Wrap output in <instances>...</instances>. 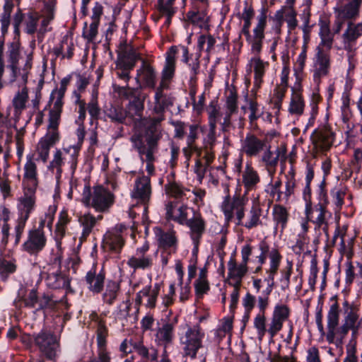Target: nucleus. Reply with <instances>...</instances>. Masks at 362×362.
<instances>
[{
    "label": "nucleus",
    "instance_id": "f257e3e1",
    "mask_svg": "<svg viewBox=\"0 0 362 362\" xmlns=\"http://www.w3.org/2000/svg\"><path fill=\"white\" fill-rule=\"evenodd\" d=\"M23 177V195L18 199L19 217L28 219L35 206V192L39 185L37 165L34 155H28Z\"/></svg>",
    "mask_w": 362,
    "mask_h": 362
},
{
    "label": "nucleus",
    "instance_id": "f03ea898",
    "mask_svg": "<svg viewBox=\"0 0 362 362\" xmlns=\"http://www.w3.org/2000/svg\"><path fill=\"white\" fill-rule=\"evenodd\" d=\"M178 50L179 47L171 46L166 53L165 63L162 71L160 82L156 90L153 112L158 115L156 117L163 116L164 119V110L173 105V100L172 97L165 94L163 90L169 88L170 81L175 75V58Z\"/></svg>",
    "mask_w": 362,
    "mask_h": 362
},
{
    "label": "nucleus",
    "instance_id": "7ed1b4c3",
    "mask_svg": "<svg viewBox=\"0 0 362 362\" xmlns=\"http://www.w3.org/2000/svg\"><path fill=\"white\" fill-rule=\"evenodd\" d=\"M163 120V116L148 117L143 119L146 144L141 135L135 134L132 136L131 141L141 160H144V155L146 154V152H150V150L158 151V142L163 136L161 122Z\"/></svg>",
    "mask_w": 362,
    "mask_h": 362
},
{
    "label": "nucleus",
    "instance_id": "20e7f679",
    "mask_svg": "<svg viewBox=\"0 0 362 362\" xmlns=\"http://www.w3.org/2000/svg\"><path fill=\"white\" fill-rule=\"evenodd\" d=\"M8 69L11 71L10 83L19 81L22 85H26L33 64V52H25L22 54L20 45L13 42L8 51Z\"/></svg>",
    "mask_w": 362,
    "mask_h": 362
},
{
    "label": "nucleus",
    "instance_id": "39448f33",
    "mask_svg": "<svg viewBox=\"0 0 362 362\" xmlns=\"http://www.w3.org/2000/svg\"><path fill=\"white\" fill-rule=\"evenodd\" d=\"M82 202L87 206L100 213L107 212L115 202V195L101 185L95 186L91 191L89 186L85 187L82 194Z\"/></svg>",
    "mask_w": 362,
    "mask_h": 362
},
{
    "label": "nucleus",
    "instance_id": "423d86ee",
    "mask_svg": "<svg viewBox=\"0 0 362 362\" xmlns=\"http://www.w3.org/2000/svg\"><path fill=\"white\" fill-rule=\"evenodd\" d=\"M141 59L140 54L136 49L127 42L120 43L118 48V57L116 61L115 74L117 76L128 83L130 80V71L136 63Z\"/></svg>",
    "mask_w": 362,
    "mask_h": 362
},
{
    "label": "nucleus",
    "instance_id": "0eeeda50",
    "mask_svg": "<svg viewBox=\"0 0 362 362\" xmlns=\"http://www.w3.org/2000/svg\"><path fill=\"white\" fill-rule=\"evenodd\" d=\"M78 156V150L74 146L56 149L47 166L48 170L55 175L57 180H59L64 168L68 167L71 170L76 169Z\"/></svg>",
    "mask_w": 362,
    "mask_h": 362
},
{
    "label": "nucleus",
    "instance_id": "6e6552de",
    "mask_svg": "<svg viewBox=\"0 0 362 362\" xmlns=\"http://www.w3.org/2000/svg\"><path fill=\"white\" fill-rule=\"evenodd\" d=\"M62 255L59 248L50 259L46 271L41 273L47 287L52 289L66 288L69 284L68 277L61 272Z\"/></svg>",
    "mask_w": 362,
    "mask_h": 362
},
{
    "label": "nucleus",
    "instance_id": "1a4fd4ad",
    "mask_svg": "<svg viewBox=\"0 0 362 362\" xmlns=\"http://www.w3.org/2000/svg\"><path fill=\"white\" fill-rule=\"evenodd\" d=\"M61 119L49 116L47 134L40 139L37 144L35 152L37 155V160H40L47 163L50 148L59 140V125Z\"/></svg>",
    "mask_w": 362,
    "mask_h": 362
},
{
    "label": "nucleus",
    "instance_id": "9d476101",
    "mask_svg": "<svg viewBox=\"0 0 362 362\" xmlns=\"http://www.w3.org/2000/svg\"><path fill=\"white\" fill-rule=\"evenodd\" d=\"M343 308L344 310V323L337 330V334L340 336L341 339L346 336L349 330L352 332L353 336L356 335L362 325L359 306L345 300L343 303Z\"/></svg>",
    "mask_w": 362,
    "mask_h": 362
},
{
    "label": "nucleus",
    "instance_id": "9b49d317",
    "mask_svg": "<svg viewBox=\"0 0 362 362\" xmlns=\"http://www.w3.org/2000/svg\"><path fill=\"white\" fill-rule=\"evenodd\" d=\"M362 37V22L347 21L346 28L341 34L343 48L347 52L349 70L355 67L354 50L356 41Z\"/></svg>",
    "mask_w": 362,
    "mask_h": 362
},
{
    "label": "nucleus",
    "instance_id": "f8f14e48",
    "mask_svg": "<svg viewBox=\"0 0 362 362\" xmlns=\"http://www.w3.org/2000/svg\"><path fill=\"white\" fill-rule=\"evenodd\" d=\"M247 199L240 194H235L230 197L229 194L224 197L221 205V211L227 223L232 221L234 218L238 221L244 219L245 207Z\"/></svg>",
    "mask_w": 362,
    "mask_h": 362
},
{
    "label": "nucleus",
    "instance_id": "ddd939ff",
    "mask_svg": "<svg viewBox=\"0 0 362 362\" xmlns=\"http://www.w3.org/2000/svg\"><path fill=\"white\" fill-rule=\"evenodd\" d=\"M267 19V14L264 11H262L257 18V22L252 30V33H250L245 35V40L250 46L251 52L254 55H259L262 52L263 41L265 38Z\"/></svg>",
    "mask_w": 362,
    "mask_h": 362
},
{
    "label": "nucleus",
    "instance_id": "4468645a",
    "mask_svg": "<svg viewBox=\"0 0 362 362\" xmlns=\"http://www.w3.org/2000/svg\"><path fill=\"white\" fill-rule=\"evenodd\" d=\"M305 214L308 220L315 224V229L322 228L326 234L327 233L328 219L331 214L325 205L318 203L313 206L311 202H308L305 205Z\"/></svg>",
    "mask_w": 362,
    "mask_h": 362
},
{
    "label": "nucleus",
    "instance_id": "2eb2a0df",
    "mask_svg": "<svg viewBox=\"0 0 362 362\" xmlns=\"http://www.w3.org/2000/svg\"><path fill=\"white\" fill-rule=\"evenodd\" d=\"M332 67L331 53L315 52L313 59L312 72L315 83L320 84L323 78L329 75Z\"/></svg>",
    "mask_w": 362,
    "mask_h": 362
},
{
    "label": "nucleus",
    "instance_id": "dca6fc26",
    "mask_svg": "<svg viewBox=\"0 0 362 362\" xmlns=\"http://www.w3.org/2000/svg\"><path fill=\"white\" fill-rule=\"evenodd\" d=\"M152 194V187L151 178L144 174L139 175L135 181L131 191V197L136 199L138 203L144 205L146 210L151 201Z\"/></svg>",
    "mask_w": 362,
    "mask_h": 362
},
{
    "label": "nucleus",
    "instance_id": "f3484780",
    "mask_svg": "<svg viewBox=\"0 0 362 362\" xmlns=\"http://www.w3.org/2000/svg\"><path fill=\"white\" fill-rule=\"evenodd\" d=\"M33 339L35 344L47 358L53 359L56 357L57 351L59 348V342L52 332L42 330L37 334L35 335Z\"/></svg>",
    "mask_w": 362,
    "mask_h": 362
},
{
    "label": "nucleus",
    "instance_id": "a211bd4d",
    "mask_svg": "<svg viewBox=\"0 0 362 362\" xmlns=\"http://www.w3.org/2000/svg\"><path fill=\"white\" fill-rule=\"evenodd\" d=\"M149 249V244L146 242L137 247L134 254L128 259L127 265L134 271L150 269L153 265V257Z\"/></svg>",
    "mask_w": 362,
    "mask_h": 362
},
{
    "label": "nucleus",
    "instance_id": "6ab92c4d",
    "mask_svg": "<svg viewBox=\"0 0 362 362\" xmlns=\"http://www.w3.org/2000/svg\"><path fill=\"white\" fill-rule=\"evenodd\" d=\"M71 76L64 78L60 82L59 88H56L51 93L47 106H49V116L61 119L64 105V98Z\"/></svg>",
    "mask_w": 362,
    "mask_h": 362
},
{
    "label": "nucleus",
    "instance_id": "aec40b11",
    "mask_svg": "<svg viewBox=\"0 0 362 362\" xmlns=\"http://www.w3.org/2000/svg\"><path fill=\"white\" fill-rule=\"evenodd\" d=\"M127 228L124 224L116 225L104 235V247L112 252L119 253L124 245V235Z\"/></svg>",
    "mask_w": 362,
    "mask_h": 362
},
{
    "label": "nucleus",
    "instance_id": "412c9836",
    "mask_svg": "<svg viewBox=\"0 0 362 362\" xmlns=\"http://www.w3.org/2000/svg\"><path fill=\"white\" fill-rule=\"evenodd\" d=\"M47 237L45 231L29 230L26 240L22 245L24 252L30 255H37L47 245Z\"/></svg>",
    "mask_w": 362,
    "mask_h": 362
},
{
    "label": "nucleus",
    "instance_id": "4be33fe9",
    "mask_svg": "<svg viewBox=\"0 0 362 362\" xmlns=\"http://www.w3.org/2000/svg\"><path fill=\"white\" fill-rule=\"evenodd\" d=\"M204 334L199 327L189 328L185 333V340L182 341L185 356L195 358L198 350L202 347Z\"/></svg>",
    "mask_w": 362,
    "mask_h": 362
},
{
    "label": "nucleus",
    "instance_id": "5701e85b",
    "mask_svg": "<svg viewBox=\"0 0 362 362\" xmlns=\"http://www.w3.org/2000/svg\"><path fill=\"white\" fill-rule=\"evenodd\" d=\"M291 315V309L282 303L276 304L274 308L268 325V334L271 338L275 337L283 328L284 323L287 321Z\"/></svg>",
    "mask_w": 362,
    "mask_h": 362
},
{
    "label": "nucleus",
    "instance_id": "b1692460",
    "mask_svg": "<svg viewBox=\"0 0 362 362\" xmlns=\"http://www.w3.org/2000/svg\"><path fill=\"white\" fill-rule=\"evenodd\" d=\"M334 134L328 127H319L311 134L313 149L317 152H325L329 150L333 144Z\"/></svg>",
    "mask_w": 362,
    "mask_h": 362
},
{
    "label": "nucleus",
    "instance_id": "393cba45",
    "mask_svg": "<svg viewBox=\"0 0 362 362\" xmlns=\"http://www.w3.org/2000/svg\"><path fill=\"white\" fill-rule=\"evenodd\" d=\"M165 218L180 225H184L189 217V211L194 210L185 204H179L177 201H168L165 204Z\"/></svg>",
    "mask_w": 362,
    "mask_h": 362
},
{
    "label": "nucleus",
    "instance_id": "a878e982",
    "mask_svg": "<svg viewBox=\"0 0 362 362\" xmlns=\"http://www.w3.org/2000/svg\"><path fill=\"white\" fill-rule=\"evenodd\" d=\"M362 0H341L334 8V15L347 21H355L359 17Z\"/></svg>",
    "mask_w": 362,
    "mask_h": 362
},
{
    "label": "nucleus",
    "instance_id": "bb28decb",
    "mask_svg": "<svg viewBox=\"0 0 362 362\" xmlns=\"http://www.w3.org/2000/svg\"><path fill=\"white\" fill-rule=\"evenodd\" d=\"M141 65L136 71L135 80L141 86L154 89L156 84L157 74L153 66L146 60L140 59Z\"/></svg>",
    "mask_w": 362,
    "mask_h": 362
},
{
    "label": "nucleus",
    "instance_id": "cd10ccee",
    "mask_svg": "<svg viewBox=\"0 0 362 362\" xmlns=\"http://www.w3.org/2000/svg\"><path fill=\"white\" fill-rule=\"evenodd\" d=\"M160 286L156 284L146 286L136 293L135 303L137 305H144L147 308L153 309L156 305V300L160 293Z\"/></svg>",
    "mask_w": 362,
    "mask_h": 362
},
{
    "label": "nucleus",
    "instance_id": "c85d7f7f",
    "mask_svg": "<svg viewBox=\"0 0 362 362\" xmlns=\"http://www.w3.org/2000/svg\"><path fill=\"white\" fill-rule=\"evenodd\" d=\"M175 176V173L172 171L166 177L167 182L164 185L166 195L180 201H183L185 198L188 199V194L191 193L190 189L184 187L180 183L177 182Z\"/></svg>",
    "mask_w": 362,
    "mask_h": 362
},
{
    "label": "nucleus",
    "instance_id": "c756f323",
    "mask_svg": "<svg viewBox=\"0 0 362 362\" xmlns=\"http://www.w3.org/2000/svg\"><path fill=\"white\" fill-rule=\"evenodd\" d=\"M266 147V141L259 139L256 135L249 133L242 141L241 151L247 157H256Z\"/></svg>",
    "mask_w": 362,
    "mask_h": 362
},
{
    "label": "nucleus",
    "instance_id": "7c9ffc66",
    "mask_svg": "<svg viewBox=\"0 0 362 362\" xmlns=\"http://www.w3.org/2000/svg\"><path fill=\"white\" fill-rule=\"evenodd\" d=\"M319 27L320 42L316 47L315 52L322 51L323 52L330 53L334 44V35L332 33L329 21L321 19L319 22Z\"/></svg>",
    "mask_w": 362,
    "mask_h": 362
},
{
    "label": "nucleus",
    "instance_id": "2f4dec72",
    "mask_svg": "<svg viewBox=\"0 0 362 362\" xmlns=\"http://www.w3.org/2000/svg\"><path fill=\"white\" fill-rule=\"evenodd\" d=\"M105 272L103 268L93 265L86 273L85 281L89 291L94 293H100L104 287Z\"/></svg>",
    "mask_w": 362,
    "mask_h": 362
},
{
    "label": "nucleus",
    "instance_id": "473e14b6",
    "mask_svg": "<svg viewBox=\"0 0 362 362\" xmlns=\"http://www.w3.org/2000/svg\"><path fill=\"white\" fill-rule=\"evenodd\" d=\"M228 275L226 282L228 285H242L243 279L248 272L247 265L240 263L237 264L235 258L231 257L227 264Z\"/></svg>",
    "mask_w": 362,
    "mask_h": 362
},
{
    "label": "nucleus",
    "instance_id": "72a5a7b5",
    "mask_svg": "<svg viewBox=\"0 0 362 362\" xmlns=\"http://www.w3.org/2000/svg\"><path fill=\"white\" fill-rule=\"evenodd\" d=\"M184 225L189 228L190 238L194 245L197 247L206 228V223L202 216L194 211L193 216L188 218Z\"/></svg>",
    "mask_w": 362,
    "mask_h": 362
},
{
    "label": "nucleus",
    "instance_id": "f704fd0d",
    "mask_svg": "<svg viewBox=\"0 0 362 362\" xmlns=\"http://www.w3.org/2000/svg\"><path fill=\"white\" fill-rule=\"evenodd\" d=\"M286 158V149L277 148L275 152H272L270 148H267L261 158L262 162L267 170L269 175L273 176L276 172V168L279 160H285Z\"/></svg>",
    "mask_w": 362,
    "mask_h": 362
},
{
    "label": "nucleus",
    "instance_id": "c9c22d12",
    "mask_svg": "<svg viewBox=\"0 0 362 362\" xmlns=\"http://www.w3.org/2000/svg\"><path fill=\"white\" fill-rule=\"evenodd\" d=\"M338 240H339V250L340 253L350 257L352 255L354 238L347 234L346 226H344L341 228L337 227L336 228L332 240L333 244H336Z\"/></svg>",
    "mask_w": 362,
    "mask_h": 362
},
{
    "label": "nucleus",
    "instance_id": "e433bc0d",
    "mask_svg": "<svg viewBox=\"0 0 362 362\" xmlns=\"http://www.w3.org/2000/svg\"><path fill=\"white\" fill-rule=\"evenodd\" d=\"M260 181L261 178L258 172L252 166L251 163H247L242 171V184L245 194L256 190Z\"/></svg>",
    "mask_w": 362,
    "mask_h": 362
},
{
    "label": "nucleus",
    "instance_id": "4c0bfd02",
    "mask_svg": "<svg viewBox=\"0 0 362 362\" xmlns=\"http://www.w3.org/2000/svg\"><path fill=\"white\" fill-rule=\"evenodd\" d=\"M156 236L158 246L165 250L171 249L175 252L177 247V238L176 232L173 230L164 231L161 228H157Z\"/></svg>",
    "mask_w": 362,
    "mask_h": 362
},
{
    "label": "nucleus",
    "instance_id": "58836bf2",
    "mask_svg": "<svg viewBox=\"0 0 362 362\" xmlns=\"http://www.w3.org/2000/svg\"><path fill=\"white\" fill-rule=\"evenodd\" d=\"M339 305L337 302L333 303L328 312L327 315V333L326 339L329 344L334 343L335 335L337 334L336 329L339 325Z\"/></svg>",
    "mask_w": 362,
    "mask_h": 362
},
{
    "label": "nucleus",
    "instance_id": "ea45409f",
    "mask_svg": "<svg viewBox=\"0 0 362 362\" xmlns=\"http://www.w3.org/2000/svg\"><path fill=\"white\" fill-rule=\"evenodd\" d=\"M88 83L89 81L86 77L78 75L76 82L77 90L74 92V96L76 98L75 103L78 106V120L81 123H83L86 119V102L81 100V94L85 90Z\"/></svg>",
    "mask_w": 362,
    "mask_h": 362
},
{
    "label": "nucleus",
    "instance_id": "a19ab883",
    "mask_svg": "<svg viewBox=\"0 0 362 362\" xmlns=\"http://www.w3.org/2000/svg\"><path fill=\"white\" fill-rule=\"evenodd\" d=\"M133 349L144 362H156L158 361V350L153 346H146L144 344L142 337L135 341V343L133 344Z\"/></svg>",
    "mask_w": 362,
    "mask_h": 362
},
{
    "label": "nucleus",
    "instance_id": "79ce46f5",
    "mask_svg": "<svg viewBox=\"0 0 362 362\" xmlns=\"http://www.w3.org/2000/svg\"><path fill=\"white\" fill-rule=\"evenodd\" d=\"M103 216L98 215L94 216L90 212L85 213L78 217V222L82 227L81 240H86L93 233L94 228L98 221L102 220Z\"/></svg>",
    "mask_w": 362,
    "mask_h": 362
},
{
    "label": "nucleus",
    "instance_id": "37998d69",
    "mask_svg": "<svg viewBox=\"0 0 362 362\" xmlns=\"http://www.w3.org/2000/svg\"><path fill=\"white\" fill-rule=\"evenodd\" d=\"M262 214V209L259 204L255 203L251 206L245 221L242 219L240 222H236V224L238 226H242L248 230L257 228V226L262 225V221L260 219Z\"/></svg>",
    "mask_w": 362,
    "mask_h": 362
},
{
    "label": "nucleus",
    "instance_id": "c03bdc74",
    "mask_svg": "<svg viewBox=\"0 0 362 362\" xmlns=\"http://www.w3.org/2000/svg\"><path fill=\"white\" fill-rule=\"evenodd\" d=\"M23 87L18 90L14 95L12 100V105L14 109V115L17 119H19L23 111L26 108L29 100L28 88L26 85H22Z\"/></svg>",
    "mask_w": 362,
    "mask_h": 362
},
{
    "label": "nucleus",
    "instance_id": "a18cd8bd",
    "mask_svg": "<svg viewBox=\"0 0 362 362\" xmlns=\"http://www.w3.org/2000/svg\"><path fill=\"white\" fill-rule=\"evenodd\" d=\"M54 3L53 1L46 2L42 14V20L37 30V39L42 40L45 34L50 30L47 27L50 22L54 18Z\"/></svg>",
    "mask_w": 362,
    "mask_h": 362
},
{
    "label": "nucleus",
    "instance_id": "49530a36",
    "mask_svg": "<svg viewBox=\"0 0 362 362\" xmlns=\"http://www.w3.org/2000/svg\"><path fill=\"white\" fill-rule=\"evenodd\" d=\"M250 64L253 68L255 74L254 86L257 88H259L263 82V77L267 68L269 66V62H264L260 58L259 55H255V57L250 59Z\"/></svg>",
    "mask_w": 362,
    "mask_h": 362
},
{
    "label": "nucleus",
    "instance_id": "de8ad7c7",
    "mask_svg": "<svg viewBox=\"0 0 362 362\" xmlns=\"http://www.w3.org/2000/svg\"><path fill=\"white\" fill-rule=\"evenodd\" d=\"M297 13L291 6H284L281 9L279 10L276 14L275 18L279 21V26H281V21L285 17V21L287 23L289 32L295 30L298 26V21L296 18Z\"/></svg>",
    "mask_w": 362,
    "mask_h": 362
},
{
    "label": "nucleus",
    "instance_id": "09e8293b",
    "mask_svg": "<svg viewBox=\"0 0 362 362\" xmlns=\"http://www.w3.org/2000/svg\"><path fill=\"white\" fill-rule=\"evenodd\" d=\"M174 325L170 322L164 323L158 327L155 334V340L158 345L164 346L171 344L173 339Z\"/></svg>",
    "mask_w": 362,
    "mask_h": 362
},
{
    "label": "nucleus",
    "instance_id": "8fccbe9b",
    "mask_svg": "<svg viewBox=\"0 0 362 362\" xmlns=\"http://www.w3.org/2000/svg\"><path fill=\"white\" fill-rule=\"evenodd\" d=\"M105 117L110 122L117 124H124L128 117L126 109L119 105H111L104 109Z\"/></svg>",
    "mask_w": 362,
    "mask_h": 362
},
{
    "label": "nucleus",
    "instance_id": "3c124183",
    "mask_svg": "<svg viewBox=\"0 0 362 362\" xmlns=\"http://www.w3.org/2000/svg\"><path fill=\"white\" fill-rule=\"evenodd\" d=\"M3 13L0 15L1 33L5 35L8 30L11 23V14L14 6H18L21 0H4Z\"/></svg>",
    "mask_w": 362,
    "mask_h": 362
},
{
    "label": "nucleus",
    "instance_id": "603ef678",
    "mask_svg": "<svg viewBox=\"0 0 362 362\" xmlns=\"http://www.w3.org/2000/svg\"><path fill=\"white\" fill-rule=\"evenodd\" d=\"M207 8L206 7L192 5V9L187 13V17L192 23L202 26L203 24L208 23L209 21Z\"/></svg>",
    "mask_w": 362,
    "mask_h": 362
},
{
    "label": "nucleus",
    "instance_id": "864d4df0",
    "mask_svg": "<svg viewBox=\"0 0 362 362\" xmlns=\"http://www.w3.org/2000/svg\"><path fill=\"white\" fill-rule=\"evenodd\" d=\"M177 0H160L158 1L156 5V8L160 16L166 18L165 23L170 25L171 19L175 13L177 12V7L175 6V1Z\"/></svg>",
    "mask_w": 362,
    "mask_h": 362
},
{
    "label": "nucleus",
    "instance_id": "5fc2aeb1",
    "mask_svg": "<svg viewBox=\"0 0 362 362\" xmlns=\"http://www.w3.org/2000/svg\"><path fill=\"white\" fill-rule=\"evenodd\" d=\"M146 95L141 93L136 98L129 101L127 107L128 117L134 118V117H140L144 109V100Z\"/></svg>",
    "mask_w": 362,
    "mask_h": 362
},
{
    "label": "nucleus",
    "instance_id": "6e6d98bb",
    "mask_svg": "<svg viewBox=\"0 0 362 362\" xmlns=\"http://www.w3.org/2000/svg\"><path fill=\"white\" fill-rule=\"evenodd\" d=\"M74 44L71 38L68 36L63 37L60 44L53 48V53L56 57L62 56V58L71 59L74 55Z\"/></svg>",
    "mask_w": 362,
    "mask_h": 362
},
{
    "label": "nucleus",
    "instance_id": "4d7b16f0",
    "mask_svg": "<svg viewBox=\"0 0 362 362\" xmlns=\"http://www.w3.org/2000/svg\"><path fill=\"white\" fill-rule=\"evenodd\" d=\"M305 101L300 90L293 89L288 112L292 115L300 116L304 112Z\"/></svg>",
    "mask_w": 362,
    "mask_h": 362
},
{
    "label": "nucleus",
    "instance_id": "13d9d810",
    "mask_svg": "<svg viewBox=\"0 0 362 362\" xmlns=\"http://www.w3.org/2000/svg\"><path fill=\"white\" fill-rule=\"evenodd\" d=\"M289 218V213L287 209L281 205L275 204L273 207V219L276 223V228L280 227L281 232L286 228Z\"/></svg>",
    "mask_w": 362,
    "mask_h": 362
},
{
    "label": "nucleus",
    "instance_id": "bf43d9fd",
    "mask_svg": "<svg viewBox=\"0 0 362 362\" xmlns=\"http://www.w3.org/2000/svg\"><path fill=\"white\" fill-rule=\"evenodd\" d=\"M92 320L97 323L96 335L98 348L107 349L108 329L106 327L105 322L100 319L96 314L94 315Z\"/></svg>",
    "mask_w": 362,
    "mask_h": 362
},
{
    "label": "nucleus",
    "instance_id": "052dcab7",
    "mask_svg": "<svg viewBox=\"0 0 362 362\" xmlns=\"http://www.w3.org/2000/svg\"><path fill=\"white\" fill-rule=\"evenodd\" d=\"M297 187V181L296 179V172L293 166L285 175L284 193L286 200L288 202L291 197L294 195Z\"/></svg>",
    "mask_w": 362,
    "mask_h": 362
},
{
    "label": "nucleus",
    "instance_id": "680f3d73",
    "mask_svg": "<svg viewBox=\"0 0 362 362\" xmlns=\"http://www.w3.org/2000/svg\"><path fill=\"white\" fill-rule=\"evenodd\" d=\"M120 291L119 283L108 280L106 284L105 292L103 294V299L105 303L110 305L116 300Z\"/></svg>",
    "mask_w": 362,
    "mask_h": 362
},
{
    "label": "nucleus",
    "instance_id": "e2e57ef3",
    "mask_svg": "<svg viewBox=\"0 0 362 362\" xmlns=\"http://www.w3.org/2000/svg\"><path fill=\"white\" fill-rule=\"evenodd\" d=\"M112 89L113 91L117 94L119 98L127 100L129 101L142 93L140 88H132L127 84L125 86H120L117 83H113Z\"/></svg>",
    "mask_w": 362,
    "mask_h": 362
},
{
    "label": "nucleus",
    "instance_id": "0e129e2a",
    "mask_svg": "<svg viewBox=\"0 0 362 362\" xmlns=\"http://www.w3.org/2000/svg\"><path fill=\"white\" fill-rule=\"evenodd\" d=\"M40 16L35 11H30L26 13V17L24 22V30L30 35L35 33L37 34V25Z\"/></svg>",
    "mask_w": 362,
    "mask_h": 362
},
{
    "label": "nucleus",
    "instance_id": "69168bd1",
    "mask_svg": "<svg viewBox=\"0 0 362 362\" xmlns=\"http://www.w3.org/2000/svg\"><path fill=\"white\" fill-rule=\"evenodd\" d=\"M281 258V254L276 249L271 250L269 253L270 267L267 272L269 274V279L272 281L274 280V275L277 273Z\"/></svg>",
    "mask_w": 362,
    "mask_h": 362
},
{
    "label": "nucleus",
    "instance_id": "338daca9",
    "mask_svg": "<svg viewBox=\"0 0 362 362\" xmlns=\"http://www.w3.org/2000/svg\"><path fill=\"white\" fill-rule=\"evenodd\" d=\"M266 322L265 313H259L254 319V327L257 330V338L259 341L263 339L267 332L268 333Z\"/></svg>",
    "mask_w": 362,
    "mask_h": 362
},
{
    "label": "nucleus",
    "instance_id": "774afa93",
    "mask_svg": "<svg viewBox=\"0 0 362 362\" xmlns=\"http://www.w3.org/2000/svg\"><path fill=\"white\" fill-rule=\"evenodd\" d=\"M245 100L247 103V110L250 111L249 121L251 124H253L262 115V112L259 108V105L255 98H248L246 96Z\"/></svg>",
    "mask_w": 362,
    "mask_h": 362
}]
</instances>
